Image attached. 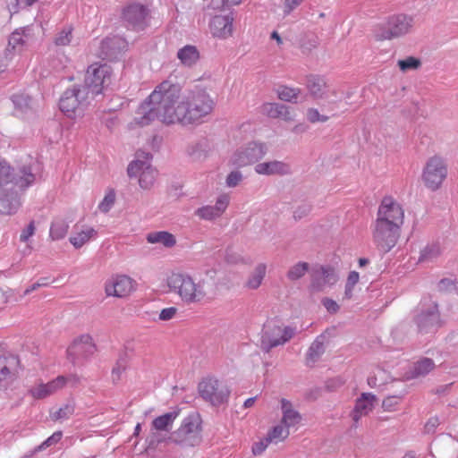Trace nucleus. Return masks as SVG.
Returning <instances> with one entry per match:
<instances>
[{"instance_id": "7", "label": "nucleus", "mask_w": 458, "mask_h": 458, "mask_svg": "<svg viewBox=\"0 0 458 458\" xmlns=\"http://www.w3.org/2000/svg\"><path fill=\"white\" fill-rule=\"evenodd\" d=\"M130 178H138L139 185L143 190L151 189L157 177V171L151 165V155L145 152H138L136 159L131 161L127 167Z\"/></svg>"}, {"instance_id": "28", "label": "nucleus", "mask_w": 458, "mask_h": 458, "mask_svg": "<svg viewBox=\"0 0 458 458\" xmlns=\"http://www.w3.org/2000/svg\"><path fill=\"white\" fill-rule=\"evenodd\" d=\"M137 282L127 275L116 276V298H127L137 289Z\"/></svg>"}, {"instance_id": "25", "label": "nucleus", "mask_w": 458, "mask_h": 458, "mask_svg": "<svg viewBox=\"0 0 458 458\" xmlns=\"http://www.w3.org/2000/svg\"><path fill=\"white\" fill-rule=\"evenodd\" d=\"M233 19L230 15H216L210 21V31L214 37L226 38L233 33Z\"/></svg>"}, {"instance_id": "47", "label": "nucleus", "mask_w": 458, "mask_h": 458, "mask_svg": "<svg viewBox=\"0 0 458 458\" xmlns=\"http://www.w3.org/2000/svg\"><path fill=\"white\" fill-rule=\"evenodd\" d=\"M300 90L298 89L289 88V87H280L278 89L277 94L278 98L283 101H296Z\"/></svg>"}, {"instance_id": "43", "label": "nucleus", "mask_w": 458, "mask_h": 458, "mask_svg": "<svg viewBox=\"0 0 458 458\" xmlns=\"http://www.w3.org/2000/svg\"><path fill=\"white\" fill-rule=\"evenodd\" d=\"M134 349L131 344L123 346L119 352V360L116 362V374L120 371H124L127 368L128 361L133 355Z\"/></svg>"}, {"instance_id": "42", "label": "nucleus", "mask_w": 458, "mask_h": 458, "mask_svg": "<svg viewBox=\"0 0 458 458\" xmlns=\"http://www.w3.org/2000/svg\"><path fill=\"white\" fill-rule=\"evenodd\" d=\"M309 263L300 261L290 267L286 273V276L292 282L297 281L305 276V274L309 271Z\"/></svg>"}, {"instance_id": "11", "label": "nucleus", "mask_w": 458, "mask_h": 458, "mask_svg": "<svg viewBox=\"0 0 458 458\" xmlns=\"http://www.w3.org/2000/svg\"><path fill=\"white\" fill-rule=\"evenodd\" d=\"M400 235L401 228L395 225L380 224L377 221L372 225L373 242L384 253L390 251L396 245Z\"/></svg>"}, {"instance_id": "4", "label": "nucleus", "mask_w": 458, "mask_h": 458, "mask_svg": "<svg viewBox=\"0 0 458 458\" xmlns=\"http://www.w3.org/2000/svg\"><path fill=\"white\" fill-rule=\"evenodd\" d=\"M415 24L414 17L405 13L389 16L384 22L377 24L373 29V36L377 40H391L411 32Z\"/></svg>"}, {"instance_id": "35", "label": "nucleus", "mask_w": 458, "mask_h": 458, "mask_svg": "<svg viewBox=\"0 0 458 458\" xmlns=\"http://www.w3.org/2000/svg\"><path fill=\"white\" fill-rule=\"evenodd\" d=\"M96 235L97 231L95 229L92 227H86L72 235L69 241L75 249H80L89 240L95 238Z\"/></svg>"}, {"instance_id": "22", "label": "nucleus", "mask_w": 458, "mask_h": 458, "mask_svg": "<svg viewBox=\"0 0 458 458\" xmlns=\"http://www.w3.org/2000/svg\"><path fill=\"white\" fill-rule=\"evenodd\" d=\"M229 196L223 194L217 198L215 205H207L199 208L195 210L194 214L202 220L212 221L220 217L224 214L229 205Z\"/></svg>"}, {"instance_id": "5", "label": "nucleus", "mask_w": 458, "mask_h": 458, "mask_svg": "<svg viewBox=\"0 0 458 458\" xmlns=\"http://www.w3.org/2000/svg\"><path fill=\"white\" fill-rule=\"evenodd\" d=\"M201 419L196 413L185 417L179 428L171 433L169 440L182 448L193 447L201 442Z\"/></svg>"}, {"instance_id": "16", "label": "nucleus", "mask_w": 458, "mask_h": 458, "mask_svg": "<svg viewBox=\"0 0 458 458\" xmlns=\"http://www.w3.org/2000/svg\"><path fill=\"white\" fill-rule=\"evenodd\" d=\"M148 10L141 4L128 5L123 12V21L132 30H141L148 26Z\"/></svg>"}, {"instance_id": "17", "label": "nucleus", "mask_w": 458, "mask_h": 458, "mask_svg": "<svg viewBox=\"0 0 458 458\" xmlns=\"http://www.w3.org/2000/svg\"><path fill=\"white\" fill-rule=\"evenodd\" d=\"M8 189L7 186L0 187V214L11 215L15 213L21 206L20 189L17 183Z\"/></svg>"}, {"instance_id": "30", "label": "nucleus", "mask_w": 458, "mask_h": 458, "mask_svg": "<svg viewBox=\"0 0 458 458\" xmlns=\"http://www.w3.org/2000/svg\"><path fill=\"white\" fill-rule=\"evenodd\" d=\"M281 409L283 412L281 422L286 428L293 427L301 421V414L293 408V404L288 400L282 399Z\"/></svg>"}, {"instance_id": "13", "label": "nucleus", "mask_w": 458, "mask_h": 458, "mask_svg": "<svg viewBox=\"0 0 458 458\" xmlns=\"http://www.w3.org/2000/svg\"><path fill=\"white\" fill-rule=\"evenodd\" d=\"M375 221L402 228L404 221V210L397 200L393 197L386 196L383 198L378 207Z\"/></svg>"}, {"instance_id": "49", "label": "nucleus", "mask_w": 458, "mask_h": 458, "mask_svg": "<svg viewBox=\"0 0 458 458\" xmlns=\"http://www.w3.org/2000/svg\"><path fill=\"white\" fill-rule=\"evenodd\" d=\"M114 205V190L110 189L103 200L98 204V210L102 213H107Z\"/></svg>"}, {"instance_id": "18", "label": "nucleus", "mask_w": 458, "mask_h": 458, "mask_svg": "<svg viewBox=\"0 0 458 458\" xmlns=\"http://www.w3.org/2000/svg\"><path fill=\"white\" fill-rule=\"evenodd\" d=\"M338 276L335 270L329 267H316L311 271L310 289L312 292H321L327 286L335 284Z\"/></svg>"}, {"instance_id": "1", "label": "nucleus", "mask_w": 458, "mask_h": 458, "mask_svg": "<svg viewBox=\"0 0 458 458\" xmlns=\"http://www.w3.org/2000/svg\"><path fill=\"white\" fill-rule=\"evenodd\" d=\"M181 87L170 81H164L156 87L139 108L136 121L140 126L148 125L155 119L165 124L183 125L198 123L209 114L215 102L203 89L190 91L180 99Z\"/></svg>"}, {"instance_id": "55", "label": "nucleus", "mask_w": 458, "mask_h": 458, "mask_svg": "<svg viewBox=\"0 0 458 458\" xmlns=\"http://www.w3.org/2000/svg\"><path fill=\"white\" fill-rule=\"evenodd\" d=\"M13 57V53L10 48H6L4 55L0 56V74L6 71L11 60Z\"/></svg>"}, {"instance_id": "32", "label": "nucleus", "mask_w": 458, "mask_h": 458, "mask_svg": "<svg viewBox=\"0 0 458 458\" xmlns=\"http://www.w3.org/2000/svg\"><path fill=\"white\" fill-rule=\"evenodd\" d=\"M177 58L184 66L191 67L199 59V52L195 46L186 45L177 52Z\"/></svg>"}, {"instance_id": "27", "label": "nucleus", "mask_w": 458, "mask_h": 458, "mask_svg": "<svg viewBox=\"0 0 458 458\" xmlns=\"http://www.w3.org/2000/svg\"><path fill=\"white\" fill-rule=\"evenodd\" d=\"M11 101L13 105V114L18 117L27 115L34 109L33 99L25 92L12 95Z\"/></svg>"}, {"instance_id": "10", "label": "nucleus", "mask_w": 458, "mask_h": 458, "mask_svg": "<svg viewBox=\"0 0 458 458\" xmlns=\"http://www.w3.org/2000/svg\"><path fill=\"white\" fill-rule=\"evenodd\" d=\"M266 143L252 141L237 149L231 157L230 163L237 167L258 164L267 155Z\"/></svg>"}, {"instance_id": "34", "label": "nucleus", "mask_w": 458, "mask_h": 458, "mask_svg": "<svg viewBox=\"0 0 458 458\" xmlns=\"http://www.w3.org/2000/svg\"><path fill=\"white\" fill-rule=\"evenodd\" d=\"M31 29L30 27L21 28L13 31L9 37L8 47L13 53L17 47H22L30 36Z\"/></svg>"}, {"instance_id": "33", "label": "nucleus", "mask_w": 458, "mask_h": 458, "mask_svg": "<svg viewBox=\"0 0 458 458\" xmlns=\"http://www.w3.org/2000/svg\"><path fill=\"white\" fill-rule=\"evenodd\" d=\"M148 242L151 244H161L165 248H172L176 244V238L166 231L151 232L147 235Z\"/></svg>"}, {"instance_id": "3", "label": "nucleus", "mask_w": 458, "mask_h": 458, "mask_svg": "<svg viewBox=\"0 0 458 458\" xmlns=\"http://www.w3.org/2000/svg\"><path fill=\"white\" fill-rule=\"evenodd\" d=\"M113 81V66L109 63L93 64L87 69L83 87L95 98L99 95L103 97L111 96L108 91H112L109 86Z\"/></svg>"}, {"instance_id": "45", "label": "nucleus", "mask_w": 458, "mask_h": 458, "mask_svg": "<svg viewBox=\"0 0 458 458\" xmlns=\"http://www.w3.org/2000/svg\"><path fill=\"white\" fill-rule=\"evenodd\" d=\"M441 253V249L438 243L428 244L423 248L419 258L420 262L432 261L437 258Z\"/></svg>"}, {"instance_id": "29", "label": "nucleus", "mask_w": 458, "mask_h": 458, "mask_svg": "<svg viewBox=\"0 0 458 458\" xmlns=\"http://www.w3.org/2000/svg\"><path fill=\"white\" fill-rule=\"evenodd\" d=\"M434 361L429 358H423L414 362L408 371V378L425 377L435 369Z\"/></svg>"}, {"instance_id": "63", "label": "nucleus", "mask_w": 458, "mask_h": 458, "mask_svg": "<svg viewBox=\"0 0 458 458\" xmlns=\"http://www.w3.org/2000/svg\"><path fill=\"white\" fill-rule=\"evenodd\" d=\"M322 303L330 313H336L339 310V305L332 299L325 298L323 299Z\"/></svg>"}, {"instance_id": "20", "label": "nucleus", "mask_w": 458, "mask_h": 458, "mask_svg": "<svg viewBox=\"0 0 458 458\" xmlns=\"http://www.w3.org/2000/svg\"><path fill=\"white\" fill-rule=\"evenodd\" d=\"M254 171L264 176H285L292 174V166L284 161L271 159L256 164Z\"/></svg>"}, {"instance_id": "41", "label": "nucleus", "mask_w": 458, "mask_h": 458, "mask_svg": "<svg viewBox=\"0 0 458 458\" xmlns=\"http://www.w3.org/2000/svg\"><path fill=\"white\" fill-rule=\"evenodd\" d=\"M187 153L191 158L196 162L205 160L208 155L207 145L203 142L195 143L189 146Z\"/></svg>"}, {"instance_id": "9", "label": "nucleus", "mask_w": 458, "mask_h": 458, "mask_svg": "<svg viewBox=\"0 0 458 458\" xmlns=\"http://www.w3.org/2000/svg\"><path fill=\"white\" fill-rule=\"evenodd\" d=\"M199 395L214 406H219L227 402L230 395L228 386L215 377H207L199 384Z\"/></svg>"}, {"instance_id": "2", "label": "nucleus", "mask_w": 458, "mask_h": 458, "mask_svg": "<svg viewBox=\"0 0 458 458\" xmlns=\"http://www.w3.org/2000/svg\"><path fill=\"white\" fill-rule=\"evenodd\" d=\"M94 99L87 87L76 84L64 92L59 108L69 118L81 117Z\"/></svg>"}, {"instance_id": "53", "label": "nucleus", "mask_w": 458, "mask_h": 458, "mask_svg": "<svg viewBox=\"0 0 458 458\" xmlns=\"http://www.w3.org/2000/svg\"><path fill=\"white\" fill-rule=\"evenodd\" d=\"M35 222L30 221L29 225L21 231L20 234V241L22 242H28L29 240L35 234Z\"/></svg>"}, {"instance_id": "6", "label": "nucleus", "mask_w": 458, "mask_h": 458, "mask_svg": "<svg viewBox=\"0 0 458 458\" xmlns=\"http://www.w3.org/2000/svg\"><path fill=\"white\" fill-rule=\"evenodd\" d=\"M169 289L186 302L200 301L206 295L204 281L195 283L189 275L174 273L167 279Z\"/></svg>"}, {"instance_id": "61", "label": "nucleus", "mask_w": 458, "mask_h": 458, "mask_svg": "<svg viewBox=\"0 0 458 458\" xmlns=\"http://www.w3.org/2000/svg\"><path fill=\"white\" fill-rule=\"evenodd\" d=\"M38 0H15V4L10 7V13H16L18 9L26 8L32 5Z\"/></svg>"}, {"instance_id": "58", "label": "nucleus", "mask_w": 458, "mask_h": 458, "mask_svg": "<svg viewBox=\"0 0 458 458\" xmlns=\"http://www.w3.org/2000/svg\"><path fill=\"white\" fill-rule=\"evenodd\" d=\"M400 402V397L398 396H388L386 397L382 403V407L386 411H394L395 406L398 405Z\"/></svg>"}, {"instance_id": "37", "label": "nucleus", "mask_w": 458, "mask_h": 458, "mask_svg": "<svg viewBox=\"0 0 458 458\" xmlns=\"http://www.w3.org/2000/svg\"><path fill=\"white\" fill-rule=\"evenodd\" d=\"M267 266L259 263L250 275L245 286L249 289L255 290L259 288L266 276Z\"/></svg>"}, {"instance_id": "51", "label": "nucleus", "mask_w": 458, "mask_h": 458, "mask_svg": "<svg viewBox=\"0 0 458 458\" xmlns=\"http://www.w3.org/2000/svg\"><path fill=\"white\" fill-rule=\"evenodd\" d=\"M307 119L312 123H325L328 120V116L320 114L316 108H309L307 111Z\"/></svg>"}, {"instance_id": "15", "label": "nucleus", "mask_w": 458, "mask_h": 458, "mask_svg": "<svg viewBox=\"0 0 458 458\" xmlns=\"http://www.w3.org/2000/svg\"><path fill=\"white\" fill-rule=\"evenodd\" d=\"M180 411L175 409L165 414H162L151 422L150 434L148 438V445H156L162 441L160 432H168L173 428L174 420L179 416Z\"/></svg>"}, {"instance_id": "40", "label": "nucleus", "mask_w": 458, "mask_h": 458, "mask_svg": "<svg viewBox=\"0 0 458 458\" xmlns=\"http://www.w3.org/2000/svg\"><path fill=\"white\" fill-rule=\"evenodd\" d=\"M69 229V225L65 220L55 219L52 222L49 229V237L53 241H59L65 237Z\"/></svg>"}, {"instance_id": "19", "label": "nucleus", "mask_w": 458, "mask_h": 458, "mask_svg": "<svg viewBox=\"0 0 458 458\" xmlns=\"http://www.w3.org/2000/svg\"><path fill=\"white\" fill-rule=\"evenodd\" d=\"M94 351L95 346L91 337L89 335H83L75 339L68 347L67 356L73 364H76L78 360L89 357Z\"/></svg>"}, {"instance_id": "39", "label": "nucleus", "mask_w": 458, "mask_h": 458, "mask_svg": "<svg viewBox=\"0 0 458 458\" xmlns=\"http://www.w3.org/2000/svg\"><path fill=\"white\" fill-rule=\"evenodd\" d=\"M324 352V336L319 335L315 339L308 350L306 356L307 363L310 364L316 362Z\"/></svg>"}, {"instance_id": "24", "label": "nucleus", "mask_w": 458, "mask_h": 458, "mask_svg": "<svg viewBox=\"0 0 458 458\" xmlns=\"http://www.w3.org/2000/svg\"><path fill=\"white\" fill-rule=\"evenodd\" d=\"M67 382L64 376H58L56 378L47 384H38L29 390V394L35 399H44L57 390L63 388Z\"/></svg>"}, {"instance_id": "64", "label": "nucleus", "mask_w": 458, "mask_h": 458, "mask_svg": "<svg viewBox=\"0 0 458 458\" xmlns=\"http://www.w3.org/2000/svg\"><path fill=\"white\" fill-rule=\"evenodd\" d=\"M359 278H360L359 273L356 271H352L348 276L345 284L354 287L355 284L359 282Z\"/></svg>"}, {"instance_id": "12", "label": "nucleus", "mask_w": 458, "mask_h": 458, "mask_svg": "<svg viewBox=\"0 0 458 458\" xmlns=\"http://www.w3.org/2000/svg\"><path fill=\"white\" fill-rule=\"evenodd\" d=\"M34 181L35 174H32L30 166H22L18 173L13 174L10 165L4 160H0V187L7 186L11 189L13 184L17 183L20 189H26Z\"/></svg>"}, {"instance_id": "48", "label": "nucleus", "mask_w": 458, "mask_h": 458, "mask_svg": "<svg viewBox=\"0 0 458 458\" xmlns=\"http://www.w3.org/2000/svg\"><path fill=\"white\" fill-rule=\"evenodd\" d=\"M397 64L400 70L403 72H406L408 70H417L421 65L420 60L413 56H409L406 59L399 60Z\"/></svg>"}, {"instance_id": "46", "label": "nucleus", "mask_w": 458, "mask_h": 458, "mask_svg": "<svg viewBox=\"0 0 458 458\" xmlns=\"http://www.w3.org/2000/svg\"><path fill=\"white\" fill-rule=\"evenodd\" d=\"M72 39V27L66 26L55 37V45L57 47L68 46Z\"/></svg>"}, {"instance_id": "54", "label": "nucleus", "mask_w": 458, "mask_h": 458, "mask_svg": "<svg viewBox=\"0 0 458 458\" xmlns=\"http://www.w3.org/2000/svg\"><path fill=\"white\" fill-rule=\"evenodd\" d=\"M62 432L56 431L53 435H51L49 437H47L39 446V450H44L48 446H51L56 443H58L62 438Z\"/></svg>"}, {"instance_id": "59", "label": "nucleus", "mask_w": 458, "mask_h": 458, "mask_svg": "<svg viewBox=\"0 0 458 458\" xmlns=\"http://www.w3.org/2000/svg\"><path fill=\"white\" fill-rule=\"evenodd\" d=\"M311 210V208L308 204H302L296 208L293 211V217L295 220H300L305 216H307Z\"/></svg>"}, {"instance_id": "62", "label": "nucleus", "mask_w": 458, "mask_h": 458, "mask_svg": "<svg viewBox=\"0 0 458 458\" xmlns=\"http://www.w3.org/2000/svg\"><path fill=\"white\" fill-rule=\"evenodd\" d=\"M177 312V309L174 307H169L163 309L159 314V319L167 321L172 319Z\"/></svg>"}, {"instance_id": "23", "label": "nucleus", "mask_w": 458, "mask_h": 458, "mask_svg": "<svg viewBox=\"0 0 458 458\" xmlns=\"http://www.w3.org/2000/svg\"><path fill=\"white\" fill-rule=\"evenodd\" d=\"M375 400L376 396L370 393H363L360 397L357 399L355 406L351 412V417L353 421L352 427L357 428L360 420L372 411Z\"/></svg>"}, {"instance_id": "50", "label": "nucleus", "mask_w": 458, "mask_h": 458, "mask_svg": "<svg viewBox=\"0 0 458 458\" xmlns=\"http://www.w3.org/2000/svg\"><path fill=\"white\" fill-rule=\"evenodd\" d=\"M243 180V174L242 172L235 170L232 171L226 177L225 183L229 188H233L238 186L241 182Z\"/></svg>"}, {"instance_id": "31", "label": "nucleus", "mask_w": 458, "mask_h": 458, "mask_svg": "<svg viewBox=\"0 0 458 458\" xmlns=\"http://www.w3.org/2000/svg\"><path fill=\"white\" fill-rule=\"evenodd\" d=\"M261 113L270 118H282L291 120L288 107L277 103H266L261 106Z\"/></svg>"}, {"instance_id": "26", "label": "nucleus", "mask_w": 458, "mask_h": 458, "mask_svg": "<svg viewBox=\"0 0 458 458\" xmlns=\"http://www.w3.org/2000/svg\"><path fill=\"white\" fill-rule=\"evenodd\" d=\"M418 327L420 331L428 332L437 327L439 323V313L436 304H432L422 310L416 318Z\"/></svg>"}, {"instance_id": "14", "label": "nucleus", "mask_w": 458, "mask_h": 458, "mask_svg": "<svg viewBox=\"0 0 458 458\" xmlns=\"http://www.w3.org/2000/svg\"><path fill=\"white\" fill-rule=\"evenodd\" d=\"M446 175L447 168L444 160L439 157H433L426 164L422 179L428 189L435 191L439 188Z\"/></svg>"}, {"instance_id": "57", "label": "nucleus", "mask_w": 458, "mask_h": 458, "mask_svg": "<svg viewBox=\"0 0 458 458\" xmlns=\"http://www.w3.org/2000/svg\"><path fill=\"white\" fill-rule=\"evenodd\" d=\"M271 443L272 442L270 440H268L267 437H264L263 439H261L260 441H259L253 445L252 453L255 455H260L267 449L268 445Z\"/></svg>"}, {"instance_id": "44", "label": "nucleus", "mask_w": 458, "mask_h": 458, "mask_svg": "<svg viewBox=\"0 0 458 458\" xmlns=\"http://www.w3.org/2000/svg\"><path fill=\"white\" fill-rule=\"evenodd\" d=\"M290 432L289 428L284 424H278L268 431L267 437L272 443L277 444L288 437Z\"/></svg>"}, {"instance_id": "21", "label": "nucleus", "mask_w": 458, "mask_h": 458, "mask_svg": "<svg viewBox=\"0 0 458 458\" xmlns=\"http://www.w3.org/2000/svg\"><path fill=\"white\" fill-rule=\"evenodd\" d=\"M19 362L15 355L0 356V391L6 390L15 378Z\"/></svg>"}, {"instance_id": "38", "label": "nucleus", "mask_w": 458, "mask_h": 458, "mask_svg": "<svg viewBox=\"0 0 458 458\" xmlns=\"http://www.w3.org/2000/svg\"><path fill=\"white\" fill-rule=\"evenodd\" d=\"M98 55L102 60H106L107 62L112 63L114 59V37H106L100 42L99 51Z\"/></svg>"}, {"instance_id": "8", "label": "nucleus", "mask_w": 458, "mask_h": 458, "mask_svg": "<svg viewBox=\"0 0 458 458\" xmlns=\"http://www.w3.org/2000/svg\"><path fill=\"white\" fill-rule=\"evenodd\" d=\"M294 329L290 327H283L275 321L265 324L260 338V348L269 352L273 348L283 345L294 335Z\"/></svg>"}, {"instance_id": "52", "label": "nucleus", "mask_w": 458, "mask_h": 458, "mask_svg": "<svg viewBox=\"0 0 458 458\" xmlns=\"http://www.w3.org/2000/svg\"><path fill=\"white\" fill-rule=\"evenodd\" d=\"M304 0H284L283 13L284 16L290 15L295 9H297Z\"/></svg>"}, {"instance_id": "56", "label": "nucleus", "mask_w": 458, "mask_h": 458, "mask_svg": "<svg viewBox=\"0 0 458 458\" xmlns=\"http://www.w3.org/2000/svg\"><path fill=\"white\" fill-rule=\"evenodd\" d=\"M111 111V107L108 109L107 112L106 110H103V114L100 116V119L106 124V126L112 131L114 127V117Z\"/></svg>"}, {"instance_id": "36", "label": "nucleus", "mask_w": 458, "mask_h": 458, "mask_svg": "<svg viewBox=\"0 0 458 458\" xmlns=\"http://www.w3.org/2000/svg\"><path fill=\"white\" fill-rule=\"evenodd\" d=\"M327 83L324 78L317 75H310L307 78V88L314 98H322Z\"/></svg>"}, {"instance_id": "60", "label": "nucleus", "mask_w": 458, "mask_h": 458, "mask_svg": "<svg viewBox=\"0 0 458 458\" xmlns=\"http://www.w3.org/2000/svg\"><path fill=\"white\" fill-rule=\"evenodd\" d=\"M55 282V279L54 280H49L48 277H42L40 278L37 283H34L30 285V288H28L26 291H25V293L28 294L33 291H35L36 289H38V287H41V286H47L49 285L51 283H54Z\"/></svg>"}]
</instances>
